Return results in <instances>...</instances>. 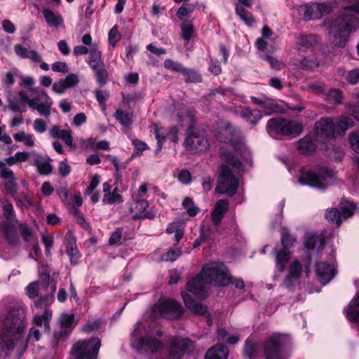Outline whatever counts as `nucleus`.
<instances>
[{"mask_svg": "<svg viewBox=\"0 0 359 359\" xmlns=\"http://www.w3.org/2000/svg\"><path fill=\"white\" fill-rule=\"evenodd\" d=\"M27 325V312L20 302L11 307L0 330V347L12 351L23 342V332Z\"/></svg>", "mask_w": 359, "mask_h": 359, "instance_id": "1", "label": "nucleus"}, {"mask_svg": "<svg viewBox=\"0 0 359 359\" xmlns=\"http://www.w3.org/2000/svg\"><path fill=\"white\" fill-rule=\"evenodd\" d=\"M231 281L226 266L223 264L212 263L203 266L201 272L188 281L187 290L194 295L205 298L207 285H228Z\"/></svg>", "mask_w": 359, "mask_h": 359, "instance_id": "2", "label": "nucleus"}, {"mask_svg": "<svg viewBox=\"0 0 359 359\" xmlns=\"http://www.w3.org/2000/svg\"><path fill=\"white\" fill-rule=\"evenodd\" d=\"M353 126V121L349 117H323L314 125L316 140L324 143L335 138L338 134H344Z\"/></svg>", "mask_w": 359, "mask_h": 359, "instance_id": "3", "label": "nucleus"}, {"mask_svg": "<svg viewBox=\"0 0 359 359\" xmlns=\"http://www.w3.org/2000/svg\"><path fill=\"white\" fill-rule=\"evenodd\" d=\"M359 25V20L353 15L339 16L332 23L330 29V41L335 47L344 48L349 32L355 30Z\"/></svg>", "mask_w": 359, "mask_h": 359, "instance_id": "4", "label": "nucleus"}, {"mask_svg": "<svg viewBox=\"0 0 359 359\" xmlns=\"http://www.w3.org/2000/svg\"><path fill=\"white\" fill-rule=\"evenodd\" d=\"M29 93H32V97L24 90L19 93V96L22 100L27 104L29 108L37 111L39 114L45 117L49 116L53 104L50 96L43 90L39 88H31Z\"/></svg>", "mask_w": 359, "mask_h": 359, "instance_id": "5", "label": "nucleus"}, {"mask_svg": "<svg viewBox=\"0 0 359 359\" xmlns=\"http://www.w3.org/2000/svg\"><path fill=\"white\" fill-rule=\"evenodd\" d=\"M289 342V337L285 334H273L268 337L263 343L265 359H287L283 348Z\"/></svg>", "mask_w": 359, "mask_h": 359, "instance_id": "6", "label": "nucleus"}, {"mask_svg": "<svg viewBox=\"0 0 359 359\" xmlns=\"http://www.w3.org/2000/svg\"><path fill=\"white\" fill-rule=\"evenodd\" d=\"M101 339L91 338L88 340H79L72 348V354L74 359H97Z\"/></svg>", "mask_w": 359, "mask_h": 359, "instance_id": "7", "label": "nucleus"}, {"mask_svg": "<svg viewBox=\"0 0 359 359\" xmlns=\"http://www.w3.org/2000/svg\"><path fill=\"white\" fill-rule=\"evenodd\" d=\"M238 187V179L227 165H222L219 168L216 192L232 196L236 193Z\"/></svg>", "mask_w": 359, "mask_h": 359, "instance_id": "8", "label": "nucleus"}, {"mask_svg": "<svg viewBox=\"0 0 359 359\" xmlns=\"http://www.w3.org/2000/svg\"><path fill=\"white\" fill-rule=\"evenodd\" d=\"M267 128L269 132L293 137L299 135L303 131V126L301 123L281 118L270 119L268 121Z\"/></svg>", "mask_w": 359, "mask_h": 359, "instance_id": "9", "label": "nucleus"}, {"mask_svg": "<svg viewBox=\"0 0 359 359\" xmlns=\"http://www.w3.org/2000/svg\"><path fill=\"white\" fill-rule=\"evenodd\" d=\"M336 172L334 170L327 168H321L318 174L311 171L303 172L300 177V182L320 189H325V182L329 179L334 178Z\"/></svg>", "mask_w": 359, "mask_h": 359, "instance_id": "10", "label": "nucleus"}, {"mask_svg": "<svg viewBox=\"0 0 359 359\" xmlns=\"http://www.w3.org/2000/svg\"><path fill=\"white\" fill-rule=\"evenodd\" d=\"M163 347V343L152 334H147L140 337L135 344L137 351L145 355L159 353Z\"/></svg>", "mask_w": 359, "mask_h": 359, "instance_id": "11", "label": "nucleus"}, {"mask_svg": "<svg viewBox=\"0 0 359 359\" xmlns=\"http://www.w3.org/2000/svg\"><path fill=\"white\" fill-rule=\"evenodd\" d=\"M154 310L155 313L168 319H176L183 313L182 306L171 299L159 301L154 306Z\"/></svg>", "mask_w": 359, "mask_h": 359, "instance_id": "12", "label": "nucleus"}, {"mask_svg": "<svg viewBox=\"0 0 359 359\" xmlns=\"http://www.w3.org/2000/svg\"><path fill=\"white\" fill-rule=\"evenodd\" d=\"M331 11L332 6L325 3H313L302 6L299 9L300 14L303 16V19L306 21L319 19L323 15L330 13Z\"/></svg>", "mask_w": 359, "mask_h": 359, "instance_id": "13", "label": "nucleus"}, {"mask_svg": "<svg viewBox=\"0 0 359 359\" xmlns=\"http://www.w3.org/2000/svg\"><path fill=\"white\" fill-rule=\"evenodd\" d=\"M192 341L187 338L175 337L170 339L168 359H181L187 352L193 348Z\"/></svg>", "mask_w": 359, "mask_h": 359, "instance_id": "14", "label": "nucleus"}, {"mask_svg": "<svg viewBox=\"0 0 359 359\" xmlns=\"http://www.w3.org/2000/svg\"><path fill=\"white\" fill-rule=\"evenodd\" d=\"M148 202L144 199H138L131 203L130 212L133 213L132 219L133 220L149 219H153L155 214L151 210L146 211L148 208Z\"/></svg>", "mask_w": 359, "mask_h": 359, "instance_id": "15", "label": "nucleus"}, {"mask_svg": "<svg viewBox=\"0 0 359 359\" xmlns=\"http://www.w3.org/2000/svg\"><path fill=\"white\" fill-rule=\"evenodd\" d=\"M184 144L186 148L191 151H203L208 147L207 139L203 136L194 134L192 127L187 130V137Z\"/></svg>", "mask_w": 359, "mask_h": 359, "instance_id": "16", "label": "nucleus"}, {"mask_svg": "<svg viewBox=\"0 0 359 359\" xmlns=\"http://www.w3.org/2000/svg\"><path fill=\"white\" fill-rule=\"evenodd\" d=\"M0 178L4 181L7 193L15 197L17 193V178L13 171L8 167H4L2 163L0 164Z\"/></svg>", "mask_w": 359, "mask_h": 359, "instance_id": "17", "label": "nucleus"}, {"mask_svg": "<svg viewBox=\"0 0 359 359\" xmlns=\"http://www.w3.org/2000/svg\"><path fill=\"white\" fill-rule=\"evenodd\" d=\"M302 266L299 260L293 261L289 266L288 273L282 283V286L287 289L293 288L297 280L301 277Z\"/></svg>", "mask_w": 359, "mask_h": 359, "instance_id": "18", "label": "nucleus"}, {"mask_svg": "<svg viewBox=\"0 0 359 359\" xmlns=\"http://www.w3.org/2000/svg\"><path fill=\"white\" fill-rule=\"evenodd\" d=\"M229 204V202L228 199H219L215 205L211 213V220L215 226L216 231H218L219 226L228 211Z\"/></svg>", "mask_w": 359, "mask_h": 359, "instance_id": "19", "label": "nucleus"}, {"mask_svg": "<svg viewBox=\"0 0 359 359\" xmlns=\"http://www.w3.org/2000/svg\"><path fill=\"white\" fill-rule=\"evenodd\" d=\"M79 83V78L76 74H69L65 79L55 82L52 86V90L57 94H62L70 88L76 86Z\"/></svg>", "mask_w": 359, "mask_h": 359, "instance_id": "20", "label": "nucleus"}, {"mask_svg": "<svg viewBox=\"0 0 359 359\" xmlns=\"http://www.w3.org/2000/svg\"><path fill=\"white\" fill-rule=\"evenodd\" d=\"M50 135L53 138L61 139L71 149H74L72 130L68 128L61 129L58 126H53L49 130Z\"/></svg>", "mask_w": 359, "mask_h": 359, "instance_id": "21", "label": "nucleus"}, {"mask_svg": "<svg viewBox=\"0 0 359 359\" xmlns=\"http://www.w3.org/2000/svg\"><path fill=\"white\" fill-rule=\"evenodd\" d=\"M316 274L323 284H327L335 275L332 265L326 262H318L316 264Z\"/></svg>", "mask_w": 359, "mask_h": 359, "instance_id": "22", "label": "nucleus"}, {"mask_svg": "<svg viewBox=\"0 0 359 359\" xmlns=\"http://www.w3.org/2000/svg\"><path fill=\"white\" fill-rule=\"evenodd\" d=\"M32 156L34 160V165L36 167L39 174L47 175L52 172L53 166L49 158L43 156L36 152L32 153Z\"/></svg>", "mask_w": 359, "mask_h": 359, "instance_id": "23", "label": "nucleus"}, {"mask_svg": "<svg viewBox=\"0 0 359 359\" xmlns=\"http://www.w3.org/2000/svg\"><path fill=\"white\" fill-rule=\"evenodd\" d=\"M182 297L186 307L196 315H205L207 313V306L202 303L196 302L188 293H183Z\"/></svg>", "mask_w": 359, "mask_h": 359, "instance_id": "24", "label": "nucleus"}, {"mask_svg": "<svg viewBox=\"0 0 359 359\" xmlns=\"http://www.w3.org/2000/svg\"><path fill=\"white\" fill-rule=\"evenodd\" d=\"M355 284L359 287V279L355 280ZM346 317L351 322H359V292L349 303L346 309Z\"/></svg>", "mask_w": 359, "mask_h": 359, "instance_id": "25", "label": "nucleus"}, {"mask_svg": "<svg viewBox=\"0 0 359 359\" xmlns=\"http://www.w3.org/2000/svg\"><path fill=\"white\" fill-rule=\"evenodd\" d=\"M219 154L222 158L227 163L231 165L235 169L238 170L243 168V163L238 158V151H236V154L229 151L226 147H222L219 150Z\"/></svg>", "mask_w": 359, "mask_h": 359, "instance_id": "26", "label": "nucleus"}, {"mask_svg": "<svg viewBox=\"0 0 359 359\" xmlns=\"http://www.w3.org/2000/svg\"><path fill=\"white\" fill-rule=\"evenodd\" d=\"M43 15L48 26L57 27L63 25V18L58 12L45 8L43 10Z\"/></svg>", "mask_w": 359, "mask_h": 359, "instance_id": "27", "label": "nucleus"}, {"mask_svg": "<svg viewBox=\"0 0 359 359\" xmlns=\"http://www.w3.org/2000/svg\"><path fill=\"white\" fill-rule=\"evenodd\" d=\"M318 42V37L316 35H301L298 37L296 47L298 50L305 52L313 48Z\"/></svg>", "mask_w": 359, "mask_h": 359, "instance_id": "28", "label": "nucleus"}, {"mask_svg": "<svg viewBox=\"0 0 359 359\" xmlns=\"http://www.w3.org/2000/svg\"><path fill=\"white\" fill-rule=\"evenodd\" d=\"M229 351L226 346L217 344L210 348L205 353V359H227Z\"/></svg>", "mask_w": 359, "mask_h": 359, "instance_id": "29", "label": "nucleus"}, {"mask_svg": "<svg viewBox=\"0 0 359 359\" xmlns=\"http://www.w3.org/2000/svg\"><path fill=\"white\" fill-rule=\"evenodd\" d=\"M316 149V144L310 136H306L298 142L297 149L302 154H311Z\"/></svg>", "mask_w": 359, "mask_h": 359, "instance_id": "30", "label": "nucleus"}, {"mask_svg": "<svg viewBox=\"0 0 359 359\" xmlns=\"http://www.w3.org/2000/svg\"><path fill=\"white\" fill-rule=\"evenodd\" d=\"M240 115L252 124H256L262 118V113L259 110H252L249 108H242Z\"/></svg>", "mask_w": 359, "mask_h": 359, "instance_id": "31", "label": "nucleus"}, {"mask_svg": "<svg viewBox=\"0 0 359 359\" xmlns=\"http://www.w3.org/2000/svg\"><path fill=\"white\" fill-rule=\"evenodd\" d=\"M67 254L69 257L72 264H76L80 257L79 252L77 249L76 240L74 237L69 238L67 245Z\"/></svg>", "mask_w": 359, "mask_h": 359, "instance_id": "32", "label": "nucleus"}, {"mask_svg": "<svg viewBox=\"0 0 359 359\" xmlns=\"http://www.w3.org/2000/svg\"><path fill=\"white\" fill-rule=\"evenodd\" d=\"M291 253L289 250L282 249L276 255V266L278 270L283 272L290 258Z\"/></svg>", "mask_w": 359, "mask_h": 359, "instance_id": "33", "label": "nucleus"}, {"mask_svg": "<svg viewBox=\"0 0 359 359\" xmlns=\"http://www.w3.org/2000/svg\"><path fill=\"white\" fill-rule=\"evenodd\" d=\"M4 233L9 245L12 246H17L19 244V237L18 233L11 224H4Z\"/></svg>", "mask_w": 359, "mask_h": 359, "instance_id": "34", "label": "nucleus"}, {"mask_svg": "<svg viewBox=\"0 0 359 359\" xmlns=\"http://www.w3.org/2000/svg\"><path fill=\"white\" fill-rule=\"evenodd\" d=\"M88 53H90L88 64L93 70H95L102 65L101 61V52L98 50L97 46L93 44L90 46Z\"/></svg>", "mask_w": 359, "mask_h": 359, "instance_id": "35", "label": "nucleus"}, {"mask_svg": "<svg viewBox=\"0 0 359 359\" xmlns=\"http://www.w3.org/2000/svg\"><path fill=\"white\" fill-rule=\"evenodd\" d=\"M325 243V238L316 234H308L304 242L305 247L308 249H313L317 245L319 248H323Z\"/></svg>", "mask_w": 359, "mask_h": 359, "instance_id": "36", "label": "nucleus"}, {"mask_svg": "<svg viewBox=\"0 0 359 359\" xmlns=\"http://www.w3.org/2000/svg\"><path fill=\"white\" fill-rule=\"evenodd\" d=\"M114 116L121 125L126 127H130L133 123V114L126 112L121 109L116 111Z\"/></svg>", "mask_w": 359, "mask_h": 359, "instance_id": "37", "label": "nucleus"}, {"mask_svg": "<svg viewBox=\"0 0 359 359\" xmlns=\"http://www.w3.org/2000/svg\"><path fill=\"white\" fill-rule=\"evenodd\" d=\"M325 99L330 104L337 105L342 102V91L337 88H331L325 93Z\"/></svg>", "mask_w": 359, "mask_h": 359, "instance_id": "38", "label": "nucleus"}, {"mask_svg": "<svg viewBox=\"0 0 359 359\" xmlns=\"http://www.w3.org/2000/svg\"><path fill=\"white\" fill-rule=\"evenodd\" d=\"M123 201V197L118 194V189L116 187L112 192L104 194L102 198V203L106 205L121 203Z\"/></svg>", "mask_w": 359, "mask_h": 359, "instance_id": "39", "label": "nucleus"}, {"mask_svg": "<svg viewBox=\"0 0 359 359\" xmlns=\"http://www.w3.org/2000/svg\"><path fill=\"white\" fill-rule=\"evenodd\" d=\"M180 36L182 39L187 42L189 41L194 37L195 29L191 22L185 20L181 24Z\"/></svg>", "mask_w": 359, "mask_h": 359, "instance_id": "40", "label": "nucleus"}, {"mask_svg": "<svg viewBox=\"0 0 359 359\" xmlns=\"http://www.w3.org/2000/svg\"><path fill=\"white\" fill-rule=\"evenodd\" d=\"M50 287V296L45 295L44 297H41L40 299L36 301L35 302V306L36 307L42 308L43 304L46 306L53 301L54 294L57 288L56 283L53 280H51L50 282V280H48V285L47 287Z\"/></svg>", "mask_w": 359, "mask_h": 359, "instance_id": "41", "label": "nucleus"}, {"mask_svg": "<svg viewBox=\"0 0 359 359\" xmlns=\"http://www.w3.org/2000/svg\"><path fill=\"white\" fill-rule=\"evenodd\" d=\"M52 317V311L49 309H46L43 313L41 316H36L34 321L36 325L41 326L43 325L44 330L48 331L50 330L49 321Z\"/></svg>", "mask_w": 359, "mask_h": 359, "instance_id": "42", "label": "nucleus"}, {"mask_svg": "<svg viewBox=\"0 0 359 359\" xmlns=\"http://www.w3.org/2000/svg\"><path fill=\"white\" fill-rule=\"evenodd\" d=\"M235 11L236 15L248 26H252L254 24L255 20L252 14L237 4H235Z\"/></svg>", "mask_w": 359, "mask_h": 359, "instance_id": "43", "label": "nucleus"}, {"mask_svg": "<svg viewBox=\"0 0 359 359\" xmlns=\"http://www.w3.org/2000/svg\"><path fill=\"white\" fill-rule=\"evenodd\" d=\"M13 138L16 142H23L26 147H32L34 146V137L32 134H27L24 131H20L14 134Z\"/></svg>", "mask_w": 359, "mask_h": 359, "instance_id": "44", "label": "nucleus"}, {"mask_svg": "<svg viewBox=\"0 0 359 359\" xmlns=\"http://www.w3.org/2000/svg\"><path fill=\"white\" fill-rule=\"evenodd\" d=\"M184 77L186 83H199L202 80L201 76L195 70L184 67L181 73Z\"/></svg>", "mask_w": 359, "mask_h": 359, "instance_id": "45", "label": "nucleus"}, {"mask_svg": "<svg viewBox=\"0 0 359 359\" xmlns=\"http://www.w3.org/2000/svg\"><path fill=\"white\" fill-rule=\"evenodd\" d=\"M18 69L17 68L12 69L11 71L2 75V83L7 89H11L15 83V77L18 76Z\"/></svg>", "mask_w": 359, "mask_h": 359, "instance_id": "46", "label": "nucleus"}, {"mask_svg": "<svg viewBox=\"0 0 359 359\" xmlns=\"http://www.w3.org/2000/svg\"><path fill=\"white\" fill-rule=\"evenodd\" d=\"M259 348L257 344L252 343L250 339H247L243 349V355L250 359L257 356Z\"/></svg>", "mask_w": 359, "mask_h": 359, "instance_id": "47", "label": "nucleus"}, {"mask_svg": "<svg viewBox=\"0 0 359 359\" xmlns=\"http://www.w3.org/2000/svg\"><path fill=\"white\" fill-rule=\"evenodd\" d=\"M295 242L296 238L290 233L287 229L283 228L281 230V243L283 248L288 250V248L292 247Z\"/></svg>", "mask_w": 359, "mask_h": 359, "instance_id": "48", "label": "nucleus"}, {"mask_svg": "<svg viewBox=\"0 0 359 359\" xmlns=\"http://www.w3.org/2000/svg\"><path fill=\"white\" fill-rule=\"evenodd\" d=\"M182 205L187 210V212L190 217H194L199 212V208L195 205L193 200L189 197L184 199Z\"/></svg>", "mask_w": 359, "mask_h": 359, "instance_id": "49", "label": "nucleus"}, {"mask_svg": "<svg viewBox=\"0 0 359 359\" xmlns=\"http://www.w3.org/2000/svg\"><path fill=\"white\" fill-rule=\"evenodd\" d=\"M325 218L332 223H335L337 226H339L342 222L341 214L337 208H333L325 213Z\"/></svg>", "mask_w": 359, "mask_h": 359, "instance_id": "50", "label": "nucleus"}, {"mask_svg": "<svg viewBox=\"0 0 359 359\" xmlns=\"http://www.w3.org/2000/svg\"><path fill=\"white\" fill-rule=\"evenodd\" d=\"M4 215L10 222H17L16 216L11 203H5L3 205Z\"/></svg>", "mask_w": 359, "mask_h": 359, "instance_id": "51", "label": "nucleus"}, {"mask_svg": "<svg viewBox=\"0 0 359 359\" xmlns=\"http://www.w3.org/2000/svg\"><path fill=\"white\" fill-rule=\"evenodd\" d=\"M238 130L231 124L228 123L226 128L223 130V134L226 135L225 141L231 143L234 145V137Z\"/></svg>", "mask_w": 359, "mask_h": 359, "instance_id": "52", "label": "nucleus"}, {"mask_svg": "<svg viewBox=\"0 0 359 359\" xmlns=\"http://www.w3.org/2000/svg\"><path fill=\"white\" fill-rule=\"evenodd\" d=\"M165 69L175 72L182 73L184 67L180 62H175L171 59H166L163 62Z\"/></svg>", "mask_w": 359, "mask_h": 359, "instance_id": "53", "label": "nucleus"}, {"mask_svg": "<svg viewBox=\"0 0 359 359\" xmlns=\"http://www.w3.org/2000/svg\"><path fill=\"white\" fill-rule=\"evenodd\" d=\"M195 9L196 6L194 4H184L178 8L177 11V16L178 18L182 19L193 13Z\"/></svg>", "mask_w": 359, "mask_h": 359, "instance_id": "54", "label": "nucleus"}, {"mask_svg": "<svg viewBox=\"0 0 359 359\" xmlns=\"http://www.w3.org/2000/svg\"><path fill=\"white\" fill-rule=\"evenodd\" d=\"M121 39V35L118 32L117 25H114L109 32L108 40L110 45L114 47L117 42H118Z\"/></svg>", "mask_w": 359, "mask_h": 359, "instance_id": "55", "label": "nucleus"}, {"mask_svg": "<svg viewBox=\"0 0 359 359\" xmlns=\"http://www.w3.org/2000/svg\"><path fill=\"white\" fill-rule=\"evenodd\" d=\"M74 320V316L73 314L64 313L60 318L61 326L65 329H69V331L73 328Z\"/></svg>", "mask_w": 359, "mask_h": 359, "instance_id": "56", "label": "nucleus"}, {"mask_svg": "<svg viewBox=\"0 0 359 359\" xmlns=\"http://www.w3.org/2000/svg\"><path fill=\"white\" fill-rule=\"evenodd\" d=\"M348 140L352 149L359 153V130L353 131L348 135Z\"/></svg>", "mask_w": 359, "mask_h": 359, "instance_id": "57", "label": "nucleus"}, {"mask_svg": "<svg viewBox=\"0 0 359 359\" xmlns=\"http://www.w3.org/2000/svg\"><path fill=\"white\" fill-rule=\"evenodd\" d=\"M96 74V79L100 84L104 85L107 82L108 74L107 70L100 65L97 69L95 70Z\"/></svg>", "mask_w": 359, "mask_h": 359, "instance_id": "58", "label": "nucleus"}, {"mask_svg": "<svg viewBox=\"0 0 359 359\" xmlns=\"http://www.w3.org/2000/svg\"><path fill=\"white\" fill-rule=\"evenodd\" d=\"M39 283L38 281L32 282L29 283L27 287V296L31 298L34 299L39 294Z\"/></svg>", "mask_w": 359, "mask_h": 359, "instance_id": "59", "label": "nucleus"}, {"mask_svg": "<svg viewBox=\"0 0 359 359\" xmlns=\"http://www.w3.org/2000/svg\"><path fill=\"white\" fill-rule=\"evenodd\" d=\"M346 79L351 85L358 83L359 82V68L348 71L346 73Z\"/></svg>", "mask_w": 359, "mask_h": 359, "instance_id": "60", "label": "nucleus"}, {"mask_svg": "<svg viewBox=\"0 0 359 359\" xmlns=\"http://www.w3.org/2000/svg\"><path fill=\"white\" fill-rule=\"evenodd\" d=\"M133 145L135 147V151L133 152V155H140L142 153L148 149L149 147L147 144L137 139L133 140L132 141Z\"/></svg>", "mask_w": 359, "mask_h": 359, "instance_id": "61", "label": "nucleus"}, {"mask_svg": "<svg viewBox=\"0 0 359 359\" xmlns=\"http://www.w3.org/2000/svg\"><path fill=\"white\" fill-rule=\"evenodd\" d=\"M181 255L180 250L170 249L167 252L164 253L161 258L164 261H175Z\"/></svg>", "mask_w": 359, "mask_h": 359, "instance_id": "62", "label": "nucleus"}, {"mask_svg": "<svg viewBox=\"0 0 359 359\" xmlns=\"http://www.w3.org/2000/svg\"><path fill=\"white\" fill-rule=\"evenodd\" d=\"M39 277L43 285L47 288L48 285V280H50V273L46 266H42L39 270Z\"/></svg>", "mask_w": 359, "mask_h": 359, "instance_id": "63", "label": "nucleus"}, {"mask_svg": "<svg viewBox=\"0 0 359 359\" xmlns=\"http://www.w3.org/2000/svg\"><path fill=\"white\" fill-rule=\"evenodd\" d=\"M19 78L20 79V86L28 88L29 90L31 88H34L33 86L35 84V79H34V77L30 76L20 75Z\"/></svg>", "mask_w": 359, "mask_h": 359, "instance_id": "64", "label": "nucleus"}]
</instances>
